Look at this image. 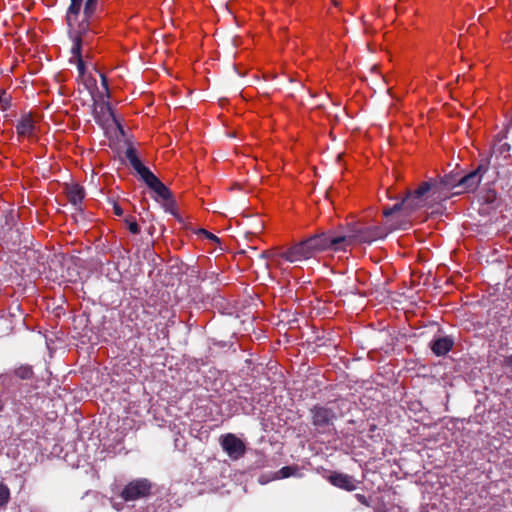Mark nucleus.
<instances>
[{"instance_id": "20", "label": "nucleus", "mask_w": 512, "mask_h": 512, "mask_svg": "<svg viewBox=\"0 0 512 512\" xmlns=\"http://www.w3.org/2000/svg\"><path fill=\"white\" fill-rule=\"evenodd\" d=\"M125 223L127 224L128 226V229L129 231L132 233V234H139L140 233V227L139 225L137 224L135 218L133 217H127L125 219Z\"/></svg>"}, {"instance_id": "6", "label": "nucleus", "mask_w": 512, "mask_h": 512, "mask_svg": "<svg viewBox=\"0 0 512 512\" xmlns=\"http://www.w3.org/2000/svg\"><path fill=\"white\" fill-rule=\"evenodd\" d=\"M460 177L456 174H448L443 177L430 179L429 181H424L423 183H427L429 188L427 189V195L430 193L432 196H435L436 200L446 199L448 198V193L450 190L459 187L458 180Z\"/></svg>"}, {"instance_id": "14", "label": "nucleus", "mask_w": 512, "mask_h": 512, "mask_svg": "<svg viewBox=\"0 0 512 512\" xmlns=\"http://www.w3.org/2000/svg\"><path fill=\"white\" fill-rule=\"evenodd\" d=\"M15 376L22 380H29L33 377L34 372L31 366L29 365H21L20 367L14 370Z\"/></svg>"}, {"instance_id": "8", "label": "nucleus", "mask_w": 512, "mask_h": 512, "mask_svg": "<svg viewBox=\"0 0 512 512\" xmlns=\"http://www.w3.org/2000/svg\"><path fill=\"white\" fill-rule=\"evenodd\" d=\"M488 168V161L482 160L475 170L460 177L458 180V186L459 188H461V192L475 191L478 188L483 175L488 171ZM457 193H460V191H458Z\"/></svg>"}, {"instance_id": "7", "label": "nucleus", "mask_w": 512, "mask_h": 512, "mask_svg": "<svg viewBox=\"0 0 512 512\" xmlns=\"http://www.w3.org/2000/svg\"><path fill=\"white\" fill-rule=\"evenodd\" d=\"M153 484L146 478L130 481L122 490L120 496L126 501H135L151 495Z\"/></svg>"}, {"instance_id": "4", "label": "nucleus", "mask_w": 512, "mask_h": 512, "mask_svg": "<svg viewBox=\"0 0 512 512\" xmlns=\"http://www.w3.org/2000/svg\"><path fill=\"white\" fill-rule=\"evenodd\" d=\"M428 188L427 183H421L414 191H407L406 196L400 202L395 203L392 207L384 208L383 215L389 217L398 212H402L405 216L410 215L425 205Z\"/></svg>"}, {"instance_id": "13", "label": "nucleus", "mask_w": 512, "mask_h": 512, "mask_svg": "<svg viewBox=\"0 0 512 512\" xmlns=\"http://www.w3.org/2000/svg\"><path fill=\"white\" fill-rule=\"evenodd\" d=\"M66 194L69 202L74 206L80 204L85 196L83 187L78 184L67 185Z\"/></svg>"}, {"instance_id": "25", "label": "nucleus", "mask_w": 512, "mask_h": 512, "mask_svg": "<svg viewBox=\"0 0 512 512\" xmlns=\"http://www.w3.org/2000/svg\"><path fill=\"white\" fill-rule=\"evenodd\" d=\"M504 365H505L506 367H509V368H510V370H511V372H512V354H511V355H509V356H507V357H505V359H504Z\"/></svg>"}, {"instance_id": "11", "label": "nucleus", "mask_w": 512, "mask_h": 512, "mask_svg": "<svg viewBox=\"0 0 512 512\" xmlns=\"http://www.w3.org/2000/svg\"><path fill=\"white\" fill-rule=\"evenodd\" d=\"M453 345V339L448 336H444L432 340L430 343V348L436 356H443L452 349Z\"/></svg>"}, {"instance_id": "22", "label": "nucleus", "mask_w": 512, "mask_h": 512, "mask_svg": "<svg viewBox=\"0 0 512 512\" xmlns=\"http://www.w3.org/2000/svg\"><path fill=\"white\" fill-rule=\"evenodd\" d=\"M197 233L210 241H213L216 243H219V241H220V239L216 235H214L211 232L206 231L205 229H199L197 231Z\"/></svg>"}, {"instance_id": "23", "label": "nucleus", "mask_w": 512, "mask_h": 512, "mask_svg": "<svg viewBox=\"0 0 512 512\" xmlns=\"http://www.w3.org/2000/svg\"><path fill=\"white\" fill-rule=\"evenodd\" d=\"M355 498L358 500V502H360L361 504L367 506V507H370L371 506V502L369 501V499L363 495V494H356L355 495Z\"/></svg>"}, {"instance_id": "5", "label": "nucleus", "mask_w": 512, "mask_h": 512, "mask_svg": "<svg viewBox=\"0 0 512 512\" xmlns=\"http://www.w3.org/2000/svg\"><path fill=\"white\" fill-rule=\"evenodd\" d=\"M310 421L314 430L320 434L330 433L337 419L336 411L328 405L316 404L309 409Z\"/></svg>"}, {"instance_id": "10", "label": "nucleus", "mask_w": 512, "mask_h": 512, "mask_svg": "<svg viewBox=\"0 0 512 512\" xmlns=\"http://www.w3.org/2000/svg\"><path fill=\"white\" fill-rule=\"evenodd\" d=\"M328 480L333 486L346 491H354L357 487V481L354 477L344 473L333 472Z\"/></svg>"}, {"instance_id": "3", "label": "nucleus", "mask_w": 512, "mask_h": 512, "mask_svg": "<svg viewBox=\"0 0 512 512\" xmlns=\"http://www.w3.org/2000/svg\"><path fill=\"white\" fill-rule=\"evenodd\" d=\"M125 157L129 161L131 167L139 174L141 179L146 183V185L152 189L158 197H160L163 201L170 198L172 195L169 188L164 185L151 171L147 168L139 159L137 150L132 146L129 147L125 151Z\"/></svg>"}, {"instance_id": "19", "label": "nucleus", "mask_w": 512, "mask_h": 512, "mask_svg": "<svg viewBox=\"0 0 512 512\" xmlns=\"http://www.w3.org/2000/svg\"><path fill=\"white\" fill-rule=\"evenodd\" d=\"M297 471V467L295 466H284L278 472V477L280 478H288L294 475Z\"/></svg>"}, {"instance_id": "24", "label": "nucleus", "mask_w": 512, "mask_h": 512, "mask_svg": "<svg viewBox=\"0 0 512 512\" xmlns=\"http://www.w3.org/2000/svg\"><path fill=\"white\" fill-rule=\"evenodd\" d=\"M113 211H114V214L117 215V216H122L123 215V210H122V208L117 203H114Z\"/></svg>"}, {"instance_id": "17", "label": "nucleus", "mask_w": 512, "mask_h": 512, "mask_svg": "<svg viewBox=\"0 0 512 512\" xmlns=\"http://www.w3.org/2000/svg\"><path fill=\"white\" fill-rule=\"evenodd\" d=\"M71 53L73 55V58L76 59L77 68H78V71H79L80 75H84V73H85V63H84L83 58H82L81 49H79V53L77 54V53H75L74 47H72Z\"/></svg>"}, {"instance_id": "26", "label": "nucleus", "mask_w": 512, "mask_h": 512, "mask_svg": "<svg viewBox=\"0 0 512 512\" xmlns=\"http://www.w3.org/2000/svg\"><path fill=\"white\" fill-rule=\"evenodd\" d=\"M102 85L103 87L108 90V82L105 76L102 75Z\"/></svg>"}, {"instance_id": "12", "label": "nucleus", "mask_w": 512, "mask_h": 512, "mask_svg": "<svg viewBox=\"0 0 512 512\" xmlns=\"http://www.w3.org/2000/svg\"><path fill=\"white\" fill-rule=\"evenodd\" d=\"M16 131L21 137H32L35 132V123L31 114H24L16 125Z\"/></svg>"}, {"instance_id": "18", "label": "nucleus", "mask_w": 512, "mask_h": 512, "mask_svg": "<svg viewBox=\"0 0 512 512\" xmlns=\"http://www.w3.org/2000/svg\"><path fill=\"white\" fill-rule=\"evenodd\" d=\"M10 497V491L8 487L2 483H0V506H5Z\"/></svg>"}, {"instance_id": "15", "label": "nucleus", "mask_w": 512, "mask_h": 512, "mask_svg": "<svg viewBox=\"0 0 512 512\" xmlns=\"http://www.w3.org/2000/svg\"><path fill=\"white\" fill-rule=\"evenodd\" d=\"M511 149L510 144L499 141L493 146V153L503 156L504 158L509 157V151Z\"/></svg>"}, {"instance_id": "21", "label": "nucleus", "mask_w": 512, "mask_h": 512, "mask_svg": "<svg viewBox=\"0 0 512 512\" xmlns=\"http://www.w3.org/2000/svg\"><path fill=\"white\" fill-rule=\"evenodd\" d=\"M164 208L167 212H170L171 214L173 215H177L176 213V202L173 198V196L171 195L170 198H168L167 200L164 201Z\"/></svg>"}, {"instance_id": "2", "label": "nucleus", "mask_w": 512, "mask_h": 512, "mask_svg": "<svg viewBox=\"0 0 512 512\" xmlns=\"http://www.w3.org/2000/svg\"><path fill=\"white\" fill-rule=\"evenodd\" d=\"M83 0H71V4L67 10L66 22L70 29V36L73 39V46L75 53H79V49L83 45H88L93 36L97 33L95 24L97 21V14L92 17H87L85 10H83V17L79 20L80 11L82 8Z\"/></svg>"}, {"instance_id": "9", "label": "nucleus", "mask_w": 512, "mask_h": 512, "mask_svg": "<svg viewBox=\"0 0 512 512\" xmlns=\"http://www.w3.org/2000/svg\"><path fill=\"white\" fill-rule=\"evenodd\" d=\"M220 444L229 457L234 460L241 458L245 454L244 442L234 434L228 433L221 436Z\"/></svg>"}, {"instance_id": "1", "label": "nucleus", "mask_w": 512, "mask_h": 512, "mask_svg": "<svg viewBox=\"0 0 512 512\" xmlns=\"http://www.w3.org/2000/svg\"><path fill=\"white\" fill-rule=\"evenodd\" d=\"M388 233L382 226L366 224L352 225L347 235H337L333 230L321 231L278 252L276 257L296 263L315 258L325 251H346L355 243H371L385 238Z\"/></svg>"}, {"instance_id": "27", "label": "nucleus", "mask_w": 512, "mask_h": 512, "mask_svg": "<svg viewBox=\"0 0 512 512\" xmlns=\"http://www.w3.org/2000/svg\"><path fill=\"white\" fill-rule=\"evenodd\" d=\"M4 407H5V403L2 399H0V412H2L4 410Z\"/></svg>"}, {"instance_id": "16", "label": "nucleus", "mask_w": 512, "mask_h": 512, "mask_svg": "<svg viewBox=\"0 0 512 512\" xmlns=\"http://www.w3.org/2000/svg\"><path fill=\"white\" fill-rule=\"evenodd\" d=\"M98 0H86L84 5L85 14L87 17H92L97 14Z\"/></svg>"}]
</instances>
